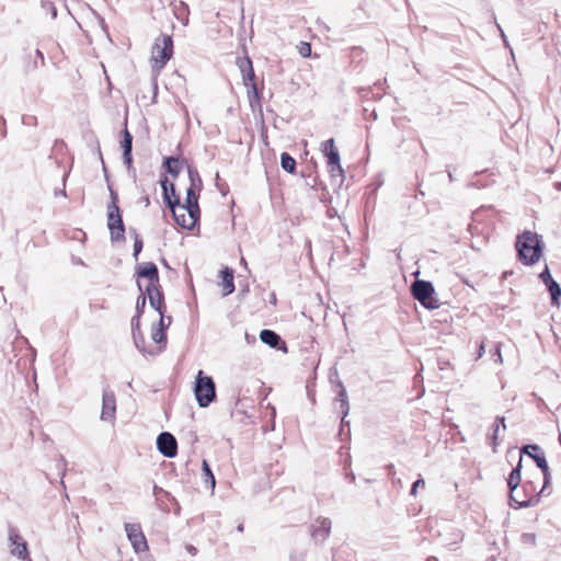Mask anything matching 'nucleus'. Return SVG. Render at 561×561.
<instances>
[{"mask_svg": "<svg viewBox=\"0 0 561 561\" xmlns=\"http://www.w3.org/2000/svg\"><path fill=\"white\" fill-rule=\"evenodd\" d=\"M523 457L518 459L517 465L508 474L506 482L510 491L508 504L514 508L535 507L539 504L543 495L533 481L522 482Z\"/></svg>", "mask_w": 561, "mask_h": 561, "instance_id": "1", "label": "nucleus"}, {"mask_svg": "<svg viewBox=\"0 0 561 561\" xmlns=\"http://www.w3.org/2000/svg\"><path fill=\"white\" fill-rule=\"evenodd\" d=\"M515 247L519 261L525 265H534L542 255V237L536 232L526 230L517 236Z\"/></svg>", "mask_w": 561, "mask_h": 561, "instance_id": "2", "label": "nucleus"}, {"mask_svg": "<svg viewBox=\"0 0 561 561\" xmlns=\"http://www.w3.org/2000/svg\"><path fill=\"white\" fill-rule=\"evenodd\" d=\"M160 185L163 201L167 207L172 211L175 222L183 229L192 230L199 220H194L188 214L186 215V210L178 211V208H180V196L175 192V185L169 182L165 175L160 178Z\"/></svg>", "mask_w": 561, "mask_h": 561, "instance_id": "3", "label": "nucleus"}, {"mask_svg": "<svg viewBox=\"0 0 561 561\" xmlns=\"http://www.w3.org/2000/svg\"><path fill=\"white\" fill-rule=\"evenodd\" d=\"M412 297L424 308L434 310L439 308L440 302L436 296L434 285L430 280L415 279L410 287Z\"/></svg>", "mask_w": 561, "mask_h": 561, "instance_id": "4", "label": "nucleus"}, {"mask_svg": "<svg viewBox=\"0 0 561 561\" xmlns=\"http://www.w3.org/2000/svg\"><path fill=\"white\" fill-rule=\"evenodd\" d=\"M196 401L201 408H207L216 400V386L211 377L205 376L203 370H199L194 387Z\"/></svg>", "mask_w": 561, "mask_h": 561, "instance_id": "5", "label": "nucleus"}, {"mask_svg": "<svg viewBox=\"0 0 561 561\" xmlns=\"http://www.w3.org/2000/svg\"><path fill=\"white\" fill-rule=\"evenodd\" d=\"M237 66L242 75L243 83L247 88L248 98L249 99H260V91L255 83V73L252 65V60L250 57H239L237 58Z\"/></svg>", "mask_w": 561, "mask_h": 561, "instance_id": "6", "label": "nucleus"}, {"mask_svg": "<svg viewBox=\"0 0 561 561\" xmlns=\"http://www.w3.org/2000/svg\"><path fill=\"white\" fill-rule=\"evenodd\" d=\"M322 152L327 158L328 171L331 174V176L343 178L344 170L342 169L340 153L335 147L333 138H330L322 144Z\"/></svg>", "mask_w": 561, "mask_h": 561, "instance_id": "7", "label": "nucleus"}, {"mask_svg": "<svg viewBox=\"0 0 561 561\" xmlns=\"http://www.w3.org/2000/svg\"><path fill=\"white\" fill-rule=\"evenodd\" d=\"M173 55V39L171 35L159 36L152 48V57L159 62V69H162Z\"/></svg>", "mask_w": 561, "mask_h": 561, "instance_id": "8", "label": "nucleus"}, {"mask_svg": "<svg viewBox=\"0 0 561 561\" xmlns=\"http://www.w3.org/2000/svg\"><path fill=\"white\" fill-rule=\"evenodd\" d=\"M107 228L112 242L125 241V225L121 209H106Z\"/></svg>", "mask_w": 561, "mask_h": 561, "instance_id": "9", "label": "nucleus"}, {"mask_svg": "<svg viewBox=\"0 0 561 561\" xmlns=\"http://www.w3.org/2000/svg\"><path fill=\"white\" fill-rule=\"evenodd\" d=\"M125 531L136 552H142L148 549L147 539L142 533L140 524H125Z\"/></svg>", "mask_w": 561, "mask_h": 561, "instance_id": "10", "label": "nucleus"}, {"mask_svg": "<svg viewBox=\"0 0 561 561\" xmlns=\"http://www.w3.org/2000/svg\"><path fill=\"white\" fill-rule=\"evenodd\" d=\"M331 519L328 517H318L310 527V536L314 543H323L331 534Z\"/></svg>", "mask_w": 561, "mask_h": 561, "instance_id": "11", "label": "nucleus"}, {"mask_svg": "<svg viewBox=\"0 0 561 561\" xmlns=\"http://www.w3.org/2000/svg\"><path fill=\"white\" fill-rule=\"evenodd\" d=\"M9 540L13 546V548L11 549L12 556L16 557L22 561H32L28 553L27 542L18 534V531L14 528L10 529Z\"/></svg>", "mask_w": 561, "mask_h": 561, "instance_id": "12", "label": "nucleus"}, {"mask_svg": "<svg viewBox=\"0 0 561 561\" xmlns=\"http://www.w3.org/2000/svg\"><path fill=\"white\" fill-rule=\"evenodd\" d=\"M157 448L167 458H173L178 454V442L169 432H162L157 437Z\"/></svg>", "mask_w": 561, "mask_h": 561, "instance_id": "13", "label": "nucleus"}, {"mask_svg": "<svg viewBox=\"0 0 561 561\" xmlns=\"http://www.w3.org/2000/svg\"><path fill=\"white\" fill-rule=\"evenodd\" d=\"M116 413V399L112 390L104 389L102 396L101 420L104 422H113Z\"/></svg>", "mask_w": 561, "mask_h": 561, "instance_id": "14", "label": "nucleus"}, {"mask_svg": "<svg viewBox=\"0 0 561 561\" xmlns=\"http://www.w3.org/2000/svg\"><path fill=\"white\" fill-rule=\"evenodd\" d=\"M136 275L138 278H147L148 286H159V270L153 262H145L137 266Z\"/></svg>", "mask_w": 561, "mask_h": 561, "instance_id": "15", "label": "nucleus"}, {"mask_svg": "<svg viewBox=\"0 0 561 561\" xmlns=\"http://www.w3.org/2000/svg\"><path fill=\"white\" fill-rule=\"evenodd\" d=\"M198 193H196L193 188L186 190V198H185V205L180 204V210H186V213L192 217L194 220H199L201 218V210L198 206Z\"/></svg>", "mask_w": 561, "mask_h": 561, "instance_id": "16", "label": "nucleus"}, {"mask_svg": "<svg viewBox=\"0 0 561 561\" xmlns=\"http://www.w3.org/2000/svg\"><path fill=\"white\" fill-rule=\"evenodd\" d=\"M146 295L148 296L150 306L162 316V312L165 310L164 306V296L159 286H147Z\"/></svg>", "mask_w": 561, "mask_h": 561, "instance_id": "17", "label": "nucleus"}, {"mask_svg": "<svg viewBox=\"0 0 561 561\" xmlns=\"http://www.w3.org/2000/svg\"><path fill=\"white\" fill-rule=\"evenodd\" d=\"M260 339L264 344L268 345L272 348L287 352V345L285 341L280 337L279 334H277L273 330L263 329L260 332Z\"/></svg>", "mask_w": 561, "mask_h": 561, "instance_id": "18", "label": "nucleus"}, {"mask_svg": "<svg viewBox=\"0 0 561 561\" xmlns=\"http://www.w3.org/2000/svg\"><path fill=\"white\" fill-rule=\"evenodd\" d=\"M234 271L231 268V267H224L221 271H220V277H221V287H222V296L226 297V296H229L231 295L236 287H234V282H233V278H234Z\"/></svg>", "mask_w": 561, "mask_h": 561, "instance_id": "19", "label": "nucleus"}, {"mask_svg": "<svg viewBox=\"0 0 561 561\" xmlns=\"http://www.w3.org/2000/svg\"><path fill=\"white\" fill-rule=\"evenodd\" d=\"M538 450H540V447L538 445H525L522 447L519 451V457H523V454H527L536 462L539 469H545L548 462L543 454H537Z\"/></svg>", "mask_w": 561, "mask_h": 561, "instance_id": "20", "label": "nucleus"}, {"mask_svg": "<svg viewBox=\"0 0 561 561\" xmlns=\"http://www.w3.org/2000/svg\"><path fill=\"white\" fill-rule=\"evenodd\" d=\"M186 161L184 159L180 160L176 157L170 156L163 159L162 167L165 169L167 173H169L173 179H176L181 172L182 165Z\"/></svg>", "mask_w": 561, "mask_h": 561, "instance_id": "21", "label": "nucleus"}, {"mask_svg": "<svg viewBox=\"0 0 561 561\" xmlns=\"http://www.w3.org/2000/svg\"><path fill=\"white\" fill-rule=\"evenodd\" d=\"M187 174L190 180L188 188H193L199 193L203 188V181L197 169L192 165H187Z\"/></svg>", "mask_w": 561, "mask_h": 561, "instance_id": "22", "label": "nucleus"}, {"mask_svg": "<svg viewBox=\"0 0 561 561\" xmlns=\"http://www.w3.org/2000/svg\"><path fill=\"white\" fill-rule=\"evenodd\" d=\"M133 339H134V343H135V346L142 353V354H149V355H156L158 354L162 347H159L158 351H153V350H147L146 348V341H145V336L141 332H138V333H134L133 334Z\"/></svg>", "mask_w": 561, "mask_h": 561, "instance_id": "23", "label": "nucleus"}, {"mask_svg": "<svg viewBox=\"0 0 561 561\" xmlns=\"http://www.w3.org/2000/svg\"><path fill=\"white\" fill-rule=\"evenodd\" d=\"M546 287L551 296V305L559 306L561 298V287L559 283L553 279L552 282L546 284Z\"/></svg>", "mask_w": 561, "mask_h": 561, "instance_id": "24", "label": "nucleus"}, {"mask_svg": "<svg viewBox=\"0 0 561 561\" xmlns=\"http://www.w3.org/2000/svg\"><path fill=\"white\" fill-rule=\"evenodd\" d=\"M280 165L284 171L290 174H294L296 172V160L288 152H283L280 154Z\"/></svg>", "mask_w": 561, "mask_h": 561, "instance_id": "25", "label": "nucleus"}, {"mask_svg": "<svg viewBox=\"0 0 561 561\" xmlns=\"http://www.w3.org/2000/svg\"><path fill=\"white\" fill-rule=\"evenodd\" d=\"M202 471H203L205 483L209 484L210 488L214 489L215 484H216L215 476L210 469L209 463L205 459L202 462Z\"/></svg>", "mask_w": 561, "mask_h": 561, "instance_id": "26", "label": "nucleus"}, {"mask_svg": "<svg viewBox=\"0 0 561 561\" xmlns=\"http://www.w3.org/2000/svg\"><path fill=\"white\" fill-rule=\"evenodd\" d=\"M121 147L123 152H131L133 151V135L125 128L122 131Z\"/></svg>", "mask_w": 561, "mask_h": 561, "instance_id": "27", "label": "nucleus"}, {"mask_svg": "<svg viewBox=\"0 0 561 561\" xmlns=\"http://www.w3.org/2000/svg\"><path fill=\"white\" fill-rule=\"evenodd\" d=\"M339 403H340V409H341V413H342L341 428H340V435H341L343 433L344 426L350 425V422L345 420L350 413V402H348V400H342Z\"/></svg>", "mask_w": 561, "mask_h": 561, "instance_id": "28", "label": "nucleus"}, {"mask_svg": "<svg viewBox=\"0 0 561 561\" xmlns=\"http://www.w3.org/2000/svg\"><path fill=\"white\" fill-rule=\"evenodd\" d=\"M130 232L134 234V239H135L133 256L136 261H138V256H139L140 252L142 251L144 242L135 229H130Z\"/></svg>", "mask_w": 561, "mask_h": 561, "instance_id": "29", "label": "nucleus"}, {"mask_svg": "<svg viewBox=\"0 0 561 561\" xmlns=\"http://www.w3.org/2000/svg\"><path fill=\"white\" fill-rule=\"evenodd\" d=\"M151 339L157 344L165 345V343H167V333L164 332V329L163 328H152Z\"/></svg>", "mask_w": 561, "mask_h": 561, "instance_id": "30", "label": "nucleus"}, {"mask_svg": "<svg viewBox=\"0 0 561 561\" xmlns=\"http://www.w3.org/2000/svg\"><path fill=\"white\" fill-rule=\"evenodd\" d=\"M108 191H110V203L107 204V209H121L118 206V194L117 192L112 187V185L108 184Z\"/></svg>", "mask_w": 561, "mask_h": 561, "instance_id": "31", "label": "nucleus"}, {"mask_svg": "<svg viewBox=\"0 0 561 561\" xmlns=\"http://www.w3.org/2000/svg\"><path fill=\"white\" fill-rule=\"evenodd\" d=\"M540 470L542 471V476H543V485L540 489V493L543 494V495H548L549 492L546 493V490L549 488L550 480H551V476H550V470H549L548 463L546 465L545 469H540Z\"/></svg>", "mask_w": 561, "mask_h": 561, "instance_id": "32", "label": "nucleus"}, {"mask_svg": "<svg viewBox=\"0 0 561 561\" xmlns=\"http://www.w3.org/2000/svg\"><path fill=\"white\" fill-rule=\"evenodd\" d=\"M41 5L44 11L50 14L51 19L57 18V9L51 1L43 0Z\"/></svg>", "mask_w": 561, "mask_h": 561, "instance_id": "33", "label": "nucleus"}, {"mask_svg": "<svg viewBox=\"0 0 561 561\" xmlns=\"http://www.w3.org/2000/svg\"><path fill=\"white\" fill-rule=\"evenodd\" d=\"M146 301H147V296L145 294H141L138 296L137 301H136V314L135 316L141 317V314L144 313Z\"/></svg>", "mask_w": 561, "mask_h": 561, "instance_id": "34", "label": "nucleus"}, {"mask_svg": "<svg viewBox=\"0 0 561 561\" xmlns=\"http://www.w3.org/2000/svg\"><path fill=\"white\" fill-rule=\"evenodd\" d=\"M336 388V402H340L342 400H348L346 389L341 380H337Z\"/></svg>", "mask_w": 561, "mask_h": 561, "instance_id": "35", "label": "nucleus"}, {"mask_svg": "<svg viewBox=\"0 0 561 561\" xmlns=\"http://www.w3.org/2000/svg\"><path fill=\"white\" fill-rule=\"evenodd\" d=\"M123 161L126 164L128 171L129 172L131 171L135 174L136 170L133 167V154H131V152H127V151L123 152Z\"/></svg>", "mask_w": 561, "mask_h": 561, "instance_id": "36", "label": "nucleus"}, {"mask_svg": "<svg viewBox=\"0 0 561 561\" xmlns=\"http://www.w3.org/2000/svg\"><path fill=\"white\" fill-rule=\"evenodd\" d=\"M491 356L493 360L497 364H501L503 362L500 343L495 344L494 350L491 351Z\"/></svg>", "mask_w": 561, "mask_h": 561, "instance_id": "37", "label": "nucleus"}, {"mask_svg": "<svg viewBox=\"0 0 561 561\" xmlns=\"http://www.w3.org/2000/svg\"><path fill=\"white\" fill-rule=\"evenodd\" d=\"M153 495L158 499L160 495L165 496L169 500L175 501V499L165 490L162 488L154 485L153 486Z\"/></svg>", "mask_w": 561, "mask_h": 561, "instance_id": "38", "label": "nucleus"}, {"mask_svg": "<svg viewBox=\"0 0 561 561\" xmlns=\"http://www.w3.org/2000/svg\"><path fill=\"white\" fill-rule=\"evenodd\" d=\"M539 278L541 282L546 285L553 280V277L551 276L550 270L548 266L545 267V270L539 274Z\"/></svg>", "mask_w": 561, "mask_h": 561, "instance_id": "39", "label": "nucleus"}, {"mask_svg": "<svg viewBox=\"0 0 561 561\" xmlns=\"http://www.w3.org/2000/svg\"><path fill=\"white\" fill-rule=\"evenodd\" d=\"M522 541L531 546L536 545V535L531 533H524L522 535Z\"/></svg>", "mask_w": 561, "mask_h": 561, "instance_id": "40", "label": "nucleus"}, {"mask_svg": "<svg viewBox=\"0 0 561 561\" xmlns=\"http://www.w3.org/2000/svg\"><path fill=\"white\" fill-rule=\"evenodd\" d=\"M22 123L27 126H36L37 125V118L34 115H24L22 117Z\"/></svg>", "mask_w": 561, "mask_h": 561, "instance_id": "41", "label": "nucleus"}, {"mask_svg": "<svg viewBox=\"0 0 561 561\" xmlns=\"http://www.w3.org/2000/svg\"><path fill=\"white\" fill-rule=\"evenodd\" d=\"M424 485H425V481L422 478H419L416 481L413 482V484L411 486L410 494L415 496L416 492H417V489L420 486H424Z\"/></svg>", "mask_w": 561, "mask_h": 561, "instance_id": "42", "label": "nucleus"}, {"mask_svg": "<svg viewBox=\"0 0 561 561\" xmlns=\"http://www.w3.org/2000/svg\"><path fill=\"white\" fill-rule=\"evenodd\" d=\"M131 332H133V334L141 332L140 331V317H138V316H134L131 319Z\"/></svg>", "mask_w": 561, "mask_h": 561, "instance_id": "43", "label": "nucleus"}, {"mask_svg": "<svg viewBox=\"0 0 561 561\" xmlns=\"http://www.w3.org/2000/svg\"><path fill=\"white\" fill-rule=\"evenodd\" d=\"M462 538H463V535L460 531H454L453 533V540L446 542L445 545L450 547L453 545H456V543L460 542L462 540Z\"/></svg>", "mask_w": 561, "mask_h": 561, "instance_id": "44", "label": "nucleus"}, {"mask_svg": "<svg viewBox=\"0 0 561 561\" xmlns=\"http://www.w3.org/2000/svg\"><path fill=\"white\" fill-rule=\"evenodd\" d=\"M499 431H500L499 424H493V435H492L493 451H496Z\"/></svg>", "mask_w": 561, "mask_h": 561, "instance_id": "45", "label": "nucleus"}, {"mask_svg": "<svg viewBox=\"0 0 561 561\" xmlns=\"http://www.w3.org/2000/svg\"><path fill=\"white\" fill-rule=\"evenodd\" d=\"M307 557V551L294 552L290 554L289 561H305Z\"/></svg>", "mask_w": 561, "mask_h": 561, "instance_id": "46", "label": "nucleus"}, {"mask_svg": "<svg viewBox=\"0 0 561 561\" xmlns=\"http://www.w3.org/2000/svg\"><path fill=\"white\" fill-rule=\"evenodd\" d=\"M311 53V47H310V44L308 43H301V47H300V55L302 57H308Z\"/></svg>", "mask_w": 561, "mask_h": 561, "instance_id": "47", "label": "nucleus"}, {"mask_svg": "<svg viewBox=\"0 0 561 561\" xmlns=\"http://www.w3.org/2000/svg\"><path fill=\"white\" fill-rule=\"evenodd\" d=\"M171 321H172V318L168 317V323H165L164 322V312H162V316H160V321H159V324L157 328H163L165 331L167 328L170 325Z\"/></svg>", "mask_w": 561, "mask_h": 561, "instance_id": "48", "label": "nucleus"}, {"mask_svg": "<svg viewBox=\"0 0 561 561\" xmlns=\"http://www.w3.org/2000/svg\"><path fill=\"white\" fill-rule=\"evenodd\" d=\"M485 353V344L484 342L482 341L479 345H478V352H477V357H476V360L480 359Z\"/></svg>", "mask_w": 561, "mask_h": 561, "instance_id": "49", "label": "nucleus"}, {"mask_svg": "<svg viewBox=\"0 0 561 561\" xmlns=\"http://www.w3.org/2000/svg\"><path fill=\"white\" fill-rule=\"evenodd\" d=\"M249 103H250V106L252 108V111H255V108H260L261 110V100L257 99V101L255 99H249Z\"/></svg>", "mask_w": 561, "mask_h": 561, "instance_id": "50", "label": "nucleus"}, {"mask_svg": "<svg viewBox=\"0 0 561 561\" xmlns=\"http://www.w3.org/2000/svg\"><path fill=\"white\" fill-rule=\"evenodd\" d=\"M494 424H499V426L502 425L504 430L506 428L504 416H496Z\"/></svg>", "mask_w": 561, "mask_h": 561, "instance_id": "51", "label": "nucleus"}, {"mask_svg": "<svg viewBox=\"0 0 561 561\" xmlns=\"http://www.w3.org/2000/svg\"><path fill=\"white\" fill-rule=\"evenodd\" d=\"M99 157H100V160L102 162V167H103V171H104V174H105V178L107 179V170H106V165H105V162L103 160V156H102V152L101 150L99 149Z\"/></svg>", "mask_w": 561, "mask_h": 561, "instance_id": "52", "label": "nucleus"}, {"mask_svg": "<svg viewBox=\"0 0 561 561\" xmlns=\"http://www.w3.org/2000/svg\"><path fill=\"white\" fill-rule=\"evenodd\" d=\"M59 461H60V467H61V469H62L61 478H64V477H65V474H66V469H65L66 460L61 457Z\"/></svg>", "mask_w": 561, "mask_h": 561, "instance_id": "53", "label": "nucleus"}, {"mask_svg": "<svg viewBox=\"0 0 561 561\" xmlns=\"http://www.w3.org/2000/svg\"><path fill=\"white\" fill-rule=\"evenodd\" d=\"M36 57L41 59L42 64H44L45 58H44L43 53L39 49L36 50Z\"/></svg>", "mask_w": 561, "mask_h": 561, "instance_id": "54", "label": "nucleus"}, {"mask_svg": "<svg viewBox=\"0 0 561 561\" xmlns=\"http://www.w3.org/2000/svg\"><path fill=\"white\" fill-rule=\"evenodd\" d=\"M247 293H249V285H245L243 288L240 289L241 295H245Z\"/></svg>", "mask_w": 561, "mask_h": 561, "instance_id": "55", "label": "nucleus"}, {"mask_svg": "<svg viewBox=\"0 0 561 561\" xmlns=\"http://www.w3.org/2000/svg\"><path fill=\"white\" fill-rule=\"evenodd\" d=\"M180 8L183 9L184 12H188L187 5L184 2H180Z\"/></svg>", "mask_w": 561, "mask_h": 561, "instance_id": "56", "label": "nucleus"}, {"mask_svg": "<svg viewBox=\"0 0 561 561\" xmlns=\"http://www.w3.org/2000/svg\"><path fill=\"white\" fill-rule=\"evenodd\" d=\"M187 550H188V552H191V553H193V554H195V553H196V551H197V550H196V548H195V547H193V546H190V547L187 548Z\"/></svg>", "mask_w": 561, "mask_h": 561, "instance_id": "57", "label": "nucleus"}, {"mask_svg": "<svg viewBox=\"0 0 561 561\" xmlns=\"http://www.w3.org/2000/svg\"><path fill=\"white\" fill-rule=\"evenodd\" d=\"M237 530H238L239 533H242V531L244 530V526H243V524H242V523H241V524H239V525L237 526Z\"/></svg>", "mask_w": 561, "mask_h": 561, "instance_id": "58", "label": "nucleus"}, {"mask_svg": "<svg viewBox=\"0 0 561 561\" xmlns=\"http://www.w3.org/2000/svg\"><path fill=\"white\" fill-rule=\"evenodd\" d=\"M144 203H145V205H146V206H149V205H150V198H149V196H145V197H144Z\"/></svg>", "mask_w": 561, "mask_h": 561, "instance_id": "59", "label": "nucleus"}, {"mask_svg": "<svg viewBox=\"0 0 561 561\" xmlns=\"http://www.w3.org/2000/svg\"><path fill=\"white\" fill-rule=\"evenodd\" d=\"M426 561H438L436 557H430Z\"/></svg>", "mask_w": 561, "mask_h": 561, "instance_id": "60", "label": "nucleus"}, {"mask_svg": "<svg viewBox=\"0 0 561 561\" xmlns=\"http://www.w3.org/2000/svg\"><path fill=\"white\" fill-rule=\"evenodd\" d=\"M168 196H171L173 198L170 185L168 186Z\"/></svg>", "mask_w": 561, "mask_h": 561, "instance_id": "61", "label": "nucleus"}, {"mask_svg": "<svg viewBox=\"0 0 561 561\" xmlns=\"http://www.w3.org/2000/svg\"><path fill=\"white\" fill-rule=\"evenodd\" d=\"M393 469H394L393 465H389V466H388V470H389L390 472H392V471H393Z\"/></svg>", "mask_w": 561, "mask_h": 561, "instance_id": "62", "label": "nucleus"}, {"mask_svg": "<svg viewBox=\"0 0 561 561\" xmlns=\"http://www.w3.org/2000/svg\"><path fill=\"white\" fill-rule=\"evenodd\" d=\"M275 414H276V410H275L274 407H272V415H273V417H275Z\"/></svg>", "mask_w": 561, "mask_h": 561, "instance_id": "63", "label": "nucleus"}, {"mask_svg": "<svg viewBox=\"0 0 561 561\" xmlns=\"http://www.w3.org/2000/svg\"><path fill=\"white\" fill-rule=\"evenodd\" d=\"M448 178L450 181H454V176H453L451 172H448Z\"/></svg>", "mask_w": 561, "mask_h": 561, "instance_id": "64", "label": "nucleus"}]
</instances>
